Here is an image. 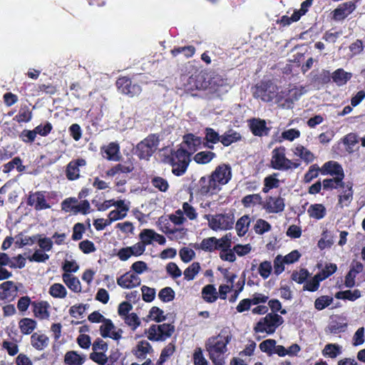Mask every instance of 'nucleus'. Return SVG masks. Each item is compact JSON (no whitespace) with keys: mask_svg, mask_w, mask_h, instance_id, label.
<instances>
[{"mask_svg":"<svg viewBox=\"0 0 365 365\" xmlns=\"http://www.w3.org/2000/svg\"><path fill=\"white\" fill-rule=\"evenodd\" d=\"M194 365H208V362L204 357L202 351L200 348L195 350L193 354Z\"/></svg>","mask_w":365,"mask_h":365,"instance_id":"nucleus-64","label":"nucleus"},{"mask_svg":"<svg viewBox=\"0 0 365 365\" xmlns=\"http://www.w3.org/2000/svg\"><path fill=\"white\" fill-rule=\"evenodd\" d=\"M337 299H349L351 301L356 300L361 297V292L358 289L354 291L346 290L344 292H339L335 295Z\"/></svg>","mask_w":365,"mask_h":365,"instance_id":"nucleus-50","label":"nucleus"},{"mask_svg":"<svg viewBox=\"0 0 365 365\" xmlns=\"http://www.w3.org/2000/svg\"><path fill=\"white\" fill-rule=\"evenodd\" d=\"M233 249L235 254H237L239 257H243L251 252L252 250V247L250 244H237L233 247Z\"/></svg>","mask_w":365,"mask_h":365,"instance_id":"nucleus-62","label":"nucleus"},{"mask_svg":"<svg viewBox=\"0 0 365 365\" xmlns=\"http://www.w3.org/2000/svg\"><path fill=\"white\" fill-rule=\"evenodd\" d=\"M140 278L131 272H128L117 279V284L123 289H133L140 285Z\"/></svg>","mask_w":365,"mask_h":365,"instance_id":"nucleus-15","label":"nucleus"},{"mask_svg":"<svg viewBox=\"0 0 365 365\" xmlns=\"http://www.w3.org/2000/svg\"><path fill=\"white\" fill-rule=\"evenodd\" d=\"M49 339L48 336L43 334L34 333L31 335V345L38 350H43L48 345Z\"/></svg>","mask_w":365,"mask_h":365,"instance_id":"nucleus-31","label":"nucleus"},{"mask_svg":"<svg viewBox=\"0 0 365 365\" xmlns=\"http://www.w3.org/2000/svg\"><path fill=\"white\" fill-rule=\"evenodd\" d=\"M307 91L306 88L302 86H290L279 91V95L278 96L279 106L286 109L292 108L294 103L298 101Z\"/></svg>","mask_w":365,"mask_h":365,"instance_id":"nucleus-3","label":"nucleus"},{"mask_svg":"<svg viewBox=\"0 0 365 365\" xmlns=\"http://www.w3.org/2000/svg\"><path fill=\"white\" fill-rule=\"evenodd\" d=\"M116 86L118 91L130 97L138 96L141 93V88L138 84H132L131 81L126 78L122 77L116 81Z\"/></svg>","mask_w":365,"mask_h":365,"instance_id":"nucleus-12","label":"nucleus"},{"mask_svg":"<svg viewBox=\"0 0 365 365\" xmlns=\"http://www.w3.org/2000/svg\"><path fill=\"white\" fill-rule=\"evenodd\" d=\"M217 238L215 237H207L200 242L199 247L206 252H212L217 250Z\"/></svg>","mask_w":365,"mask_h":365,"instance_id":"nucleus-48","label":"nucleus"},{"mask_svg":"<svg viewBox=\"0 0 365 365\" xmlns=\"http://www.w3.org/2000/svg\"><path fill=\"white\" fill-rule=\"evenodd\" d=\"M174 331V327L170 324H153L148 330V338L151 341H164Z\"/></svg>","mask_w":365,"mask_h":365,"instance_id":"nucleus-8","label":"nucleus"},{"mask_svg":"<svg viewBox=\"0 0 365 365\" xmlns=\"http://www.w3.org/2000/svg\"><path fill=\"white\" fill-rule=\"evenodd\" d=\"M232 335L227 331H222L218 335L211 336L205 341V349L213 365H225L228 351L227 344Z\"/></svg>","mask_w":365,"mask_h":365,"instance_id":"nucleus-1","label":"nucleus"},{"mask_svg":"<svg viewBox=\"0 0 365 365\" xmlns=\"http://www.w3.org/2000/svg\"><path fill=\"white\" fill-rule=\"evenodd\" d=\"M279 95V88L272 83L264 85V86L257 87L255 93V96L259 98L264 102H270L275 100V103L278 104V96Z\"/></svg>","mask_w":365,"mask_h":365,"instance_id":"nucleus-9","label":"nucleus"},{"mask_svg":"<svg viewBox=\"0 0 365 365\" xmlns=\"http://www.w3.org/2000/svg\"><path fill=\"white\" fill-rule=\"evenodd\" d=\"M292 151L295 156L299 157L307 163L313 162L315 158L314 153L302 144H294Z\"/></svg>","mask_w":365,"mask_h":365,"instance_id":"nucleus-23","label":"nucleus"},{"mask_svg":"<svg viewBox=\"0 0 365 365\" xmlns=\"http://www.w3.org/2000/svg\"><path fill=\"white\" fill-rule=\"evenodd\" d=\"M352 77V73L345 71L342 68H339L333 72L331 78L333 81L338 86H343Z\"/></svg>","mask_w":365,"mask_h":365,"instance_id":"nucleus-34","label":"nucleus"},{"mask_svg":"<svg viewBox=\"0 0 365 365\" xmlns=\"http://www.w3.org/2000/svg\"><path fill=\"white\" fill-rule=\"evenodd\" d=\"M242 202L246 207L254 206L257 204L263 205L262 199L259 194L246 195L242 198Z\"/></svg>","mask_w":365,"mask_h":365,"instance_id":"nucleus-44","label":"nucleus"},{"mask_svg":"<svg viewBox=\"0 0 365 365\" xmlns=\"http://www.w3.org/2000/svg\"><path fill=\"white\" fill-rule=\"evenodd\" d=\"M250 128L255 135H267L269 129L266 125V121L262 119H252L250 121Z\"/></svg>","mask_w":365,"mask_h":365,"instance_id":"nucleus-27","label":"nucleus"},{"mask_svg":"<svg viewBox=\"0 0 365 365\" xmlns=\"http://www.w3.org/2000/svg\"><path fill=\"white\" fill-rule=\"evenodd\" d=\"M202 297L208 303L215 302L218 297V293L215 286L212 284L205 286L202 289Z\"/></svg>","mask_w":365,"mask_h":365,"instance_id":"nucleus-35","label":"nucleus"},{"mask_svg":"<svg viewBox=\"0 0 365 365\" xmlns=\"http://www.w3.org/2000/svg\"><path fill=\"white\" fill-rule=\"evenodd\" d=\"M63 282L71 291L79 293L81 292V284L79 279L70 273H64L62 275Z\"/></svg>","mask_w":365,"mask_h":365,"instance_id":"nucleus-29","label":"nucleus"},{"mask_svg":"<svg viewBox=\"0 0 365 365\" xmlns=\"http://www.w3.org/2000/svg\"><path fill=\"white\" fill-rule=\"evenodd\" d=\"M36 322L30 318L21 319L19 322L20 331L24 334H31L36 327Z\"/></svg>","mask_w":365,"mask_h":365,"instance_id":"nucleus-40","label":"nucleus"},{"mask_svg":"<svg viewBox=\"0 0 365 365\" xmlns=\"http://www.w3.org/2000/svg\"><path fill=\"white\" fill-rule=\"evenodd\" d=\"M344 178H333L330 179H325L323 180L322 185L324 189L332 190L339 187L344 188V183L343 182Z\"/></svg>","mask_w":365,"mask_h":365,"instance_id":"nucleus-42","label":"nucleus"},{"mask_svg":"<svg viewBox=\"0 0 365 365\" xmlns=\"http://www.w3.org/2000/svg\"><path fill=\"white\" fill-rule=\"evenodd\" d=\"M151 183L154 187L157 188L161 192H166L169 188V184L167 180L159 176L153 178L151 180Z\"/></svg>","mask_w":365,"mask_h":365,"instance_id":"nucleus-54","label":"nucleus"},{"mask_svg":"<svg viewBox=\"0 0 365 365\" xmlns=\"http://www.w3.org/2000/svg\"><path fill=\"white\" fill-rule=\"evenodd\" d=\"M212 177L220 187L226 185L232 178V168L227 164L218 165L211 174Z\"/></svg>","mask_w":365,"mask_h":365,"instance_id":"nucleus-11","label":"nucleus"},{"mask_svg":"<svg viewBox=\"0 0 365 365\" xmlns=\"http://www.w3.org/2000/svg\"><path fill=\"white\" fill-rule=\"evenodd\" d=\"M182 214L186 219H189L190 220H195L197 218L198 214L197 212L196 209L191 205L190 203L185 202L182 205Z\"/></svg>","mask_w":365,"mask_h":365,"instance_id":"nucleus-46","label":"nucleus"},{"mask_svg":"<svg viewBox=\"0 0 365 365\" xmlns=\"http://www.w3.org/2000/svg\"><path fill=\"white\" fill-rule=\"evenodd\" d=\"M183 143L185 148H182V149L185 150L187 155H188V157L190 158V155L195 152L200 147L202 140L200 138L196 137L194 135L188 134L184 136Z\"/></svg>","mask_w":365,"mask_h":365,"instance_id":"nucleus-25","label":"nucleus"},{"mask_svg":"<svg viewBox=\"0 0 365 365\" xmlns=\"http://www.w3.org/2000/svg\"><path fill=\"white\" fill-rule=\"evenodd\" d=\"M50 305L46 302H40L34 303V316L41 319H47L50 317L48 309Z\"/></svg>","mask_w":365,"mask_h":365,"instance_id":"nucleus-30","label":"nucleus"},{"mask_svg":"<svg viewBox=\"0 0 365 365\" xmlns=\"http://www.w3.org/2000/svg\"><path fill=\"white\" fill-rule=\"evenodd\" d=\"M272 266L270 262L264 261L259 264L258 272L263 279H267L272 272Z\"/></svg>","mask_w":365,"mask_h":365,"instance_id":"nucleus-55","label":"nucleus"},{"mask_svg":"<svg viewBox=\"0 0 365 365\" xmlns=\"http://www.w3.org/2000/svg\"><path fill=\"white\" fill-rule=\"evenodd\" d=\"M29 203L34 206L36 210H46L51 207V205L46 202V196L42 192H36L31 195L29 197Z\"/></svg>","mask_w":365,"mask_h":365,"instance_id":"nucleus-22","label":"nucleus"},{"mask_svg":"<svg viewBox=\"0 0 365 365\" xmlns=\"http://www.w3.org/2000/svg\"><path fill=\"white\" fill-rule=\"evenodd\" d=\"M241 140V135L235 130H230L221 135L220 142L224 146H229L232 143Z\"/></svg>","mask_w":365,"mask_h":365,"instance_id":"nucleus-37","label":"nucleus"},{"mask_svg":"<svg viewBox=\"0 0 365 365\" xmlns=\"http://www.w3.org/2000/svg\"><path fill=\"white\" fill-rule=\"evenodd\" d=\"M356 9V5L351 1H348L340 4L333 11V19L336 21L344 19L350 14H351Z\"/></svg>","mask_w":365,"mask_h":365,"instance_id":"nucleus-21","label":"nucleus"},{"mask_svg":"<svg viewBox=\"0 0 365 365\" xmlns=\"http://www.w3.org/2000/svg\"><path fill=\"white\" fill-rule=\"evenodd\" d=\"M195 49L192 46L179 47L172 50V54L174 56H178L180 53H183L187 58L191 57L195 53Z\"/></svg>","mask_w":365,"mask_h":365,"instance_id":"nucleus-60","label":"nucleus"},{"mask_svg":"<svg viewBox=\"0 0 365 365\" xmlns=\"http://www.w3.org/2000/svg\"><path fill=\"white\" fill-rule=\"evenodd\" d=\"M158 144V138L155 135H150L137 145L136 155L140 159L148 160L157 150Z\"/></svg>","mask_w":365,"mask_h":365,"instance_id":"nucleus-6","label":"nucleus"},{"mask_svg":"<svg viewBox=\"0 0 365 365\" xmlns=\"http://www.w3.org/2000/svg\"><path fill=\"white\" fill-rule=\"evenodd\" d=\"M158 297L163 302H168L174 299L175 292L170 287H165L160 291Z\"/></svg>","mask_w":365,"mask_h":365,"instance_id":"nucleus-63","label":"nucleus"},{"mask_svg":"<svg viewBox=\"0 0 365 365\" xmlns=\"http://www.w3.org/2000/svg\"><path fill=\"white\" fill-rule=\"evenodd\" d=\"M341 353V347L336 344H327L323 350V354L330 358H336Z\"/></svg>","mask_w":365,"mask_h":365,"instance_id":"nucleus-49","label":"nucleus"},{"mask_svg":"<svg viewBox=\"0 0 365 365\" xmlns=\"http://www.w3.org/2000/svg\"><path fill=\"white\" fill-rule=\"evenodd\" d=\"M301 133L298 129L290 128L284 130L281 134V138L283 140H289L290 142L294 141L300 137Z\"/></svg>","mask_w":365,"mask_h":365,"instance_id":"nucleus-56","label":"nucleus"},{"mask_svg":"<svg viewBox=\"0 0 365 365\" xmlns=\"http://www.w3.org/2000/svg\"><path fill=\"white\" fill-rule=\"evenodd\" d=\"M198 192L201 195L208 196L217 192L220 187L212 175L202 177L198 181Z\"/></svg>","mask_w":365,"mask_h":365,"instance_id":"nucleus-10","label":"nucleus"},{"mask_svg":"<svg viewBox=\"0 0 365 365\" xmlns=\"http://www.w3.org/2000/svg\"><path fill=\"white\" fill-rule=\"evenodd\" d=\"M262 207L269 213L282 212L284 209V199L280 197H268Z\"/></svg>","mask_w":365,"mask_h":365,"instance_id":"nucleus-18","label":"nucleus"},{"mask_svg":"<svg viewBox=\"0 0 365 365\" xmlns=\"http://www.w3.org/2000/svg\"><path fill=\"white\" fill-rule=\"evenodd\" d=\"M271 230L270 224L264 220L258 219L255 225L254 230L258 235H263Z\"/></svg>","mask_w":365,"mask_h":365,"instance_id":"nucleus-52","label":"nucleus"},{"mask_svg":"<svg viewBox=\"0 0 365 365\" xmlns=\"http://www.w3.org/2000/svg\"><path fill=\"white\" fill-rule=\"evenodd\" d=\"M276 346V341L274 339H266L259 344V349L262 351L267 353L271 355L273 354Z\"/></svg>","mask_w":365,"mask_h":365,"instance_id":"nucleus-59","label":"nucleus"},{"mask_svg":"<svg viewBox=\"0 0 365 365\" xmlns=\"http://www.w3.org/2000/svg\"><path fill=\"white\" fill-rule=\"evenodd\" d=\"M133 165L130 162L118 164L109 170L107 171V175L109 176H114L118 173H128L133 170Z\"/></svg>","mask_w":365,"mask_h":365,"instance_id":"nucleus-39","label":"nucleus"},{"mask_svg":"<svg viewBox=\"0 0 365 365\" xmlns=\"http://www.w3.org/2000/svg\"><path fill=\"white\" fill-rule=\"evenodd\" d=\"M307 213L310 217L320 220L326 215L327 210L322 204H313L309 207Z\"/></svg>","mask_w":365,"mask_h":365,"instance_id":"nucleus-36","label":"nucleus"},{"mask_svg":"<svg viewBox=\"0 0 365 365\" xmlns=\"http://www.w3.org/2000/svg\"><path fill=\"white\" fill-rule=\"evenodd\" d=\"M86 361V356L81 355L75 351H68L64 358L67 365H82Z\"/></svg>","mask_w":365,"mask_h":365,"instance_id":"nucleus-33","label":"nucleus"},{"mask_svg":"<svg viewBox=\"0 0 365 365\" xmlns=\"http://www.w3.org/2000/svg\"><path fill=\"white\" fill-rule=\"evenodd\" d=\"M279 180L277 178V174L271 175L266 177L264 180V187L262 191L267 193L269 190L277 187L279 186Z\"/></svg>","mask_w":365,"mask_h":365,"instance_id":"nucleus-47","label":"nucleus"},{"mask_svg":"<svg viewBox=\"0 0 365 365\" xmlns=\"http://www.w3.org/2000/svg\"><path fill=\"white\" fill-rule=\"evenodd\" d=\"M323 279L320 275L317 274L314 277L306 282L304 285V289L309 292H315L319 289V283Z\"/></svg>","mask_w":365,"mask_h":365,"instance_id":"nucleus-51","label":"nucleus"},{"mask_svg":"<svg viewBox=\"0 0 365 365\" xmlns=\"http://www.w3.org/2000/svg\"><path fill=\"white\" fill-rule=\"evenodd\" d=\"M141 244L145 248L147 245H151L153 242H157L159 245H164L166 242L165 237L155 232L153 230L144 229L139 235Z\"/></svg>","mask_w":365,"mask_h":365,"instance_id":"nucleus-13","label":"nucleus"},{"mask_svg":"<svg viewBox=\"0 0 365 365\" xmlns=\"http://www.w3.org/2000/svg\"><path fill=\"white\" fill-rule=\"evenodd\" d=\"M251 223V218L249 215H245L242 216L236 222L235 230L238 236H244L248 231Z\"/></svg>","mask_w":365,"mask_h":365,"instance_id":"nucleus-32","label":"nucleus"},{"mask_svg":"<svg viewBox=\"0 0 365 365\" xmlns=\"http://www.w3.org/2000/svg\"><path fill=\"white\" fill-rule=\"evenodd\" d=\"M100 333L103 338L118 340L121 338V330L114 326L111 320L106 319L100 327Z\"/></svg>","mask_w":365,"mask_h":365,"instance_id":"nucleus-16","label":"nucleus"},{"mask_svg":"<svg viewBox=\"0 0 365 365\" xmlns=\"http://www.w3.org/2000/svg\"><path fill=\"white\" fill-rule=\"evenodd\" d=\"M200 270V264L198 262H193L184 271V278L187 281L192 280L199 273Z\"/></svg>","mask_w":365,"mask_h":365,"instance_id":"nucleus-45","label":"nucleus"},{"mask_svg":"<svg viewBox=\"0 0 365 365\" xmlns=\"http://www.w3.org/2000/svg\"><path fill=\"white\" fill-rule=\"evenodd\" d=\"M86 164L84 159H77L71 161L66 168V175L68 180H75L80 176V167H83Z\"/></svg>","mask_w":365,"mask_h":365,"instance_id":"nucleus-20","label":"nucleus"},{"mask_svg":"<svg viewBox=\"0 0 365 365\" xmlns=\"http://www.w3.org/2000/svg\"><path fill=\"white\" fill-rule=\"evenodd\" d=\"M270 164L273 169L282 171L297 169L299 166V163L286 157V148L284 146H279L272 150Z\"/></svg>","mask_w":365,"mask_h":365,"instance_id":"nucleus-2","label":"nucleus"},{"mask_svg":"<svg viewBox=\"0 0 365 365\" xmlns=\"http://www.w3.org/2000/svg\"><path fill=\"white\" fill-rule=\"evenodd\" d=\"M1 346L10 356H15L19 352V346L16 341L4 340Z\"/></svg>","mask_w":365,"mask_h":365,"instance_id":"nucleus-53","label":"nucleus"},{"mask_svg":"<svg viewBox=\"0 0 365 365\" xmlns=\"http://www.w3.org/2000/svg\"><path fill=\"white\" fill-rule=\"evenodd\" d=\"M36 242H38V245L40 247L39 250L44 252H49L52 250L53 242L51 239L48 237H41V235H38Z\"/></svg>","mask_w":365,"mask_h":365,"instance_id":"nucleus-61","label":"nucleus"},{"mask_svg":"<svg viewBox=\"0 0 365 365\" xmlns=\"http://www.w3.org/2000/svg\"><path fill=\"white\" fill-rule=\"evenodd\" d=\"M343 192L339 196V204L341 206H348L353 199L352 185H344Z\"/></svg>","mask_w":365,"mask_h":365,"instance_id":"nucleus-38","label":"nucleus"},{"mask_svg":"<svg viewBox=\"0 0 365 365\" xmlns=\"http://www.w3.org/2000/svg\"><path fill=\"white\" fill-rule=\"evenodd\" d=\"M153 351L150 344L146 340H142L137 343L133 349V354L139 359H145L148 354Z\"/></svg>","mask_w":365,"mask_h":365,"instance_id":"nucleus-26","label":"nucleus"},{"mask_svg":"<svg viewBox=\"0 0 365 365\" xmlns=\"http://www.w3.org/2000/svg\"><path fill=\"white\" fill-rule=\"evenodd\" d=\"M130 202L127 200H116L114 205L115 209L108 213V217H110L114 221L125 218L130 210Z\"/></svg>","mask_w":365,"mask_h":365,"instance_id":"nucleus-17","label":"nucleus"},{"mask_svg":"<svg viewBox=\"0 0 365 365\" xmlns=\"http://www.w3.org/2000/svg\"><path fill=\"white\" fill-rule=\"evenodd\" d=\"M284 322L282 317L275 313H269L261 318L255 324L254 330L256 333L272 334Z\"/></svg>","mask_w":365,"mask_h":365,"instance_id":"nucleus-5","label":"nucleus"},{"mask_svg":"<svg viewBox=\"0 0 365 365\" xmlns=\"http://www.w3.org/2000/svg\"><path fill=\"white\" fill-rule=\"evenodd\" d=\"M333 302V298L329 296H322L314 302V307L317 310H322L329 306Z\"/></svg>","mask_w":365,"mask_h":365,"instance_id":"nucleus-57","label":"nucleus"},{"mask_svg":"<svg viewBox=\"0 0 365 365\" xmlns=\"http://www.w3.org/2000/svg\"><path fill=\"white\" fill-rule=\"evenodd\" d=\"M215 156V153L211 151H202L195 154L194 160L199 164H206L210 163Z\"/></svg>","mask_w":365,"mask_h":365,"instance_id":"nucleus-43","label":"nucleus"},{"mask_svg":"<svg viewBox=\"0 0 365 365\" xmlns=\"http://www.w3.org/2000/svg\"><path fill=\"white\" fill-rule=\"evenodd\" d=\"M323 175H330L336 178H344V173L341 165L333 160L325 163L321 168Z\"/></svg>","mask_w":365,"mask_h":365,"instance_id":"nucleus-19","label":"nucleus"},{"mask_svg":"<svg viewBox=\"0 0 365 365\" xmlns=\"http://www.w3.org/2000/svg\"><path fill=\"white\" fill-rule=\"evenodd\" d=\"M103 158L113 161L120 160V148L115 143H110L108 145L103 148Z\"/></svg>","mask_w":365,"mask_h":365,"instance_id":"nucleus-28","label":"nucleus"},{"mask_svg":"<svg viewBox=\"0 0 365 365\" xmlns=\"http://www.w3.org/2000/svg\"><path fill=\"white\" fill-rule=\"evenodd\" d=\"M364 269L363 264L359 262H355L351 264L350 270L345 277L344 284L348 288H351L355 285V278L358 274Z\"/></svg>","mask_w":365,"mask_h":365,"instance_id":"nucleus-24","label":"nucleus"},{"mask_svg":"<svg viewBox=\"0 0 365 365\" xmlns=\"http://www.w3.org/2000/svg\"><path fill=\"white\" fill-rule=\"evenodd\" d=\"M48 293L53 298L64 299L67 296L68 292L63 284L54 283L49 287Z\"/></svg>","mask_w":365,"mask_h":365,"instance_id":"nucleus-41","label":"nucleus"},{"mask_svg":"<svg viewBox=\"0 0 365 365\" xmlns=\"http://www.w3.org/2000/svg\"><path fill=\"white\" fill-rule=\"evenodd\" d=\"M145 251L143 245L138 242L130 247L121 248L118 250L117 256L122 261L128 260L131 256L138 257Z\"/></svg>","mask_w":365,"mask_h":365,"instance_id":"nucleus-14","label":"nucleus"},{"mask_svg":"<svg viewBox=\"0 0 365 365\" xmlns=\"http://www.w3.org/2000/svg\"><path fill=\"white\" fill-rule=\"evenodd\" d=\"M190 158L184 149H178L172 154L170 163L172 172L177 176L182 175L188 166Z\"/></svg>","mask_w":365,"mask_h":365,"instance_id":"nucleus-7","label":"nucleus"},{"mask_svg":"<svg viewBox=\"0 0 365 365\" xmlns=\"http://www.w3.org/2000/svg\"><path fill=\"white\" fill-rule=\"evenodd\" d=\"M204 218L207 220L208 227L214 231H225L233 227L235 217L233 214L205 215Z\"/></svg>","mask_w":365,"mask_h":365,"instance_id":"nucleus-4","label":"nucleus"},{"mask_svg":"<svg viewBox=\"0 0 365 365\" xmlns=\"http://www.w3.org/2000/svg\"><path fill=\"white\" fill-rule=\"evenodd\" d=\"M169 220L175 225H182L187 221L186 217L182 214V210L180 209L175 211L174 213L170 215Z\"/></svg>","mask_w":365,"mask_h":365,"instance_id":"nucleus-58","label":"nucleus"}]
</instances>
